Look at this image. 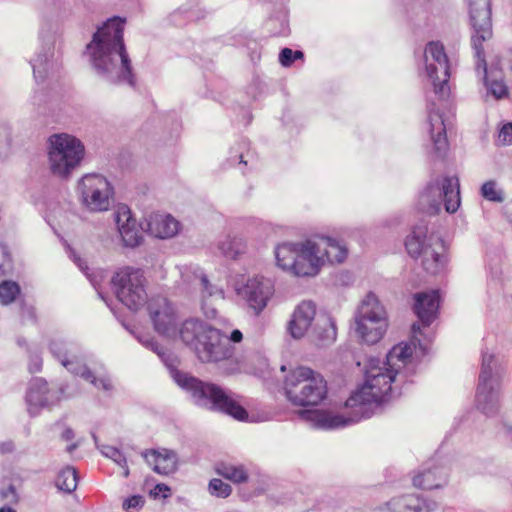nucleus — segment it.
Segmentation results:
<instances>
[{
    "label": "nucleus",
    "mask_w": 512,
    "mask_h": 512,
    "mask_svg": "<svg viewBox=\"0 0 512 512\" xmlns=\"http://www.w3.org/2000/svg\"><path fill=\"white\" fill-rule=\"evenodd\" d=\"M379 359H370L365 371V383L354 392L345 402V406L355 409L356 417H344L340 414H331L322 410H304L301 416L314 421L318 427L339 428L369 417L367 405L380 404L388 399L392 393V383L398 373L396 368L385 365L380 366Z\"/></svg>",
    "instance_id": "f257e3e1"
},
{
    "label": "nucleus",
    "mask_w": 512,
    "mask_h": 512,
    "mask_svg": "<svg viewBox=\"0 0 512 512\" xmlns=\"http://www.w3.org/2000/svg\"><path fill=\"white\" fill-rule=\"evenodd\" d=\"M125 19L112 17L93 34L86 49L96 72L111 83L136 86L131 59L124 43Z\"/></svg>",
    "instance_id": "f03ea898"
},
{
    "label": "nucleus",
    "mask_w": 512,
    "mask_h": 512,
    "mask_svg": "<svg viewBox=\"0 0 512 512\" xmlns=\"http://www.w3.org/2000/svg\"><path fill=\"white\" fill-rule=\"evenodd\" d=\"M469 12L474 33L471 44L476 58V71L483 74L487 91L495 98L508 96V87L503 80V72L498 64H491L488 70L483 42L492 38L490 0H469Z\"/></svg>",
    "instance_id": "7ed1b4c3"
},
{
    "label": "nucleus",
    "mask_w": 512,
    "mask_h": 512,
    "mask_svg": "<svg viewBox=\"0 0 512 512\" xmlns=\"http://www.w3.org/2000/svg\"><path fill=\"white\" fill-rule=\"evenodd\" d=\"M175 382L190 394L193 402L200 407L218 411L233 417L238 421H246L248 412L242 406V397L221 386L202 381L186 372L174 371Z\"/></svg>",
    "instance_id": "20e7f679"
},
{
    "label": "nucleus",
    "mask_w": 512,
    "mask_h": 512,
    "mask_svg": "<svg viewBox=\"0 0 512 512\" xmlns=\"http://www.w3.org/2000/svg\"><path fill=\"white\" fill-rule=\"evenodd\" d=\"M179 336L194 349L203 363L231 360L235 354V347L229 343L226 334L198 319L185 320L179 329Z\"/></svg>",
    "instance_id": "39448f33"
},
{
    "label": "nucleus",
    "mask_w": 512,
    "mask_h": 512,
    "mask_svg": "<svg viewBox=\"0 0 512 512\" xmlns=\"http://www.w3.org/2000/svg\"><path fill=\"white\" fill-rule=\"evenodd\" d=\"M288 400L297 406H317L327 396V383L323 376L307 367L292 370L284 381Z\"/></svg>",
    "instance_id": "423d86ee"
},
{
    "label": "nucleus",
    "mask_w": 512,
    "mask_h": 512,
    "mask_svg": "<svg viewBox=\"0 0 512 512\" xmlns=\"http://www.w3.org/2000/svg\"><path fill=\"white\" fill-rule=\"evenodd\" d=\"M387 327L388 319L385 308L374 293H368L355 315L357 334L365 343L373 345L381 340Z\"/></svg>",
    "instance_id": "0eeeda50"
},
{
    "label": "nucleus",
    "mask_w": 512,
    "mask_h": 512,
    "mask_svg": "<svg viewBox=\"0 0 512 512\" xmlns=\"http://www.w3.org/2000/svg\"><path fill=\"white\" fill-rule=\"evenodd\" d=\"M49 161L54 175L68 176L84 156V146L69 134H54L49 138Z\"/></svg>",
    "instance_id": "6e6552de"
},
{
    "label": "nucleus",
    "mask_w": 512,
    "mask_h": 512,
    "mask_svg": "<svg viewBox=\"0 0 512 512\" xmlns=\"http://www.w3.org/2000/svg\"><path fill=\"white\" fill-rule=\"evenodd\" d=\"M146 279L141 269L124 267L114 274L112 284L120 302L130 310H138L147 302Z\"/></svg>",
    "instance_id": "1a4fd4ad"
},
{
    "label": "nucleus",
    "mask_w": 512,
    "mask_h": 512,
    "mask_svg": "<svg viewBox=\"0 0 512 512\" xmlns=\"http://www.w3.org/2000/svg\"><path fill=\"white\" fill-rule=\"evenodd\" d=\"M420 202H427L428 206L424 210L429 214L438 213L442 202H444L445 210L448 213L456 212L460 206L458 178L447 176L441 181L429 183L420 196Z\"/></svg>",
    "instance_id": "9d476101"
},
{
    "label": "nucleus",
    "mask_w": 512,
    "mask_h": 512,
    "mask_svg": "<svg viewBox=\"0 0 512 512\" xmlns=\"http://www.w3.org/2000/svg\"><path fill=\"white\" fill-rule=\"evenodd\" d=\"M493 355L483 354L476 394L477 408L487 416H494L500 408V382L493 376Z\"/></svg>",
    "instance_id": "9b49d317"
},
{
    "label": "nucleus",
    "mask_w": 512,
    "mask_h": 512,
    "mask_svg": "<svg viewBox=\"0 0 512 512\" xmlns=\"http://www.w3.org/2000/svg\"><path fill=\"white\" fill-rule=\"evenodd\" d=\"M426 72L431 79L435 94L445 97L449 93L448 81L450 65L444 46L439 41H432L425 48Z\"/></svg>",
    "instance_id": "f8f14e48"
},
{
    "label": "nucleus",
    "mask_w": 512,
    "mask_h": 512,
    "mask_svg": "<svg viewBox=\"0 0 512 512\" xmlns=\"http://www.w3.org/2000/svg\"><path fill=\"white\" fill-rule=\"evenodd\" d=\"M82 202L92 211H105L109 208L113 189L109 181L99 174L85 175L78 185Z\"/></svg>",
    "instance_id": "ddd939ff"
},
{
    "label": "nucleus",
    "mask_w": 512,
    "mask_h": 512,
    "mask_svg": "<svg viewBox=\"0 0 512 512\" xmlns=\"http://www.w3.org/2000/svg\"><path fill=\"white\" fill-rule=\"evenodd\" d=\"M147 309L157 333L167 337L176 335L178 316L173 304L167 298L162 296L151 298Z\"/></svg>",
    "instance_id": "4468645a"
},
{
    "label": "nucleus",
    "mask_w": 512,
    "mask_h": 512,
    "mask_svg": "<svg viewBox=\"0 0 512 512\" xmlns=\"http://www.w3.org/2000/svg\"><path fill=\"white\" fill-rule=\"evenodd\" d=\"M274 291V284L270 279L256 276L248 279L246 284L238 289L237 293L245 300L254 315L258 316L266 308Z\"/></svg>",
    "instance_id": "2eb2a0df"
},
{
    "label": "nucleus",
    "mask_w": 512,
    "mask_h": 512,
    "mask_svg": "<svg viewBox=\"0 0 512 512\" xmlns=\"http://www.w3.org/2000/svg\"><path fill=\"white\" fill-rule=\"evenodd\" d=\"M320 245L315 240H306L299 243L298 255L293 269L296 276H315L322 266Z\"/></svg>",
    "instance_id": "dca6fc26"
},
{
    "label": "nucleus",
    "mask_w": 512,
    "mask_h": 512,
    "mask_svg": "<svg viewBox=\"0 0 512 512\" xmlns=\"http://www.w3.org/2000/svg\"><path fill=\"white\" fill-rule=\"evenodd\" d=\"M113 215L123 245L131 248L138 246L143 240V236L130 208L125 204H120Z\"/></svg>",
    "instance_id": "f3484780"
},
{
    "label": "nucleus",
    "mask_w": 512,
    "mask_h": 512,
    "mask_svg": "<svg viewBox=\"0 0 512 512\" xmlns=\"http://www.w3.org/2000/svg\"><path fill=\"white\" fill-rule=\"evenodd\" d=\"M25 401L29 415L35 417L42 408L53 405L56 400L52 398L48 382L43 378H34L29 383Z\"/></svg>",
    "instance_id": "a211bd4d"
},
{
    "label": "nucleus",
    "mask_w": 512,
    "mask_h": 512,
    "mask_svg": "<svg viewBox=\"0 0 512 512\" xmlns=\"http://www.w3.org/2000/svg\"><path fill=\"white\" fill-rule=\"evenodd\" d=\"M421 257L422 266L428 273L433 275L439 273L447 263L446 246L443 239L435 234H430Z\"/></svg>",
    "instance_id": "6ab92c4d"
},
{
    "label": "nucleus",
    "mask_w": 512,
    "mask_h": 512,
    "mask_svg": "<svg viewBox=\"0 0 512 512\" xmlns=\"http://www.w3.org/2000/svg\"><path fill=\"white\" fill-rule=\"evenodd\" d=\"M413 310L423 326H429L437 318L440 295L438 290L420 292L414 295Z\"/></svg>",
    "instance_id": "aec40b11"
},
{
    "label": "nucleus",
    "mask_w": 512,
    "mask_h": 512,
    "mask_svg": "<svg viewBox=\"0 0 512 512\" xmlns=\"http://www.w3.org/2000/svg\"><path fill=\"white\" fill-rule=\"evenodd\" d=\"M316 306L312 301L301 302L288 323V332L294 339L302 338L311 327L315 318Z\"/></svg>",
    "instance_id": "412c9836"
},
{
    "label": "nucleus",
    "mask_w": 512,
    "mask_h": 512,
    "mask_svg": "<svg viewBox=\"0 0 512 512\" xmlns=\"http://www.w3.org/2000/svg\"><path fill=\"white\" fill-rule=\"evenodd\" d=\"M142 455L158 474L169 475L177 470L178 457L172 450L151 449L143 452Z\"/></svg>",
    "instance_id": "4be33fe9"
},
{
    "label": "nucleus",
    "mask_w": 512,
    "mask_h": 512,
    "mask_svg": "<svg viewBox=\"0 0 512 512\" xmlns=\"http://www.w3.org/2000/svg\"><path fill=\"white\" fill-rule=\"evenodd\" d=\"M178 229L179 222L170 215L154 214L148 220V230L157 238L173 237Z\"/></svg>",
    "instance_id": "5701e85b"
},
{
    "label": "nucleus",
    "mask_w": 512,
    "mask_h": 512,
    "mask_svg": "<svg viewBox=\"0 0 512 512\" xmlns=\"http://www.w3.org/2000/svg\"><path fill=\"white\" fill-rule=\"evenodd\" d=\"M447 471L443 467L428 468L414 476L413 485L424 490L437 489L447 481Z\"/></svg>",
    "instance_id": "b1692460"
},
{
    "label": "nucleus",
    "mask_w": 512,
    "mask_h": 512,
    "mask_svg": "<svg viewBox=\"0 0 512 512\" xmlns=\"http://www.w3.org/2000/svg\"><path fill=\"white\" fill-rule=\"evenodd\" d=\"M317 245H320V255L322 256V264L326 258L329 263H342L348 254L345 245L341 244L338 240L321 236L318 238Z\"/></svg>",
    "instance_id": "393cba45"
},
{
    "label": "nucleus",
    "mask_w": 512,
    "mask_h": 512,
    "mask_svg": "<svg viewBox=\"0 0 512 512\" xmlns=\"http://www.w3.org/2000/svg\"><path fill=\"white\" fill-rule=\"evenodd\" d=\"M427 231L428 229L426 225H419L414 227L412 233L407 236L405 247L411 257L418 258L423 254L429 237V235H427Z\"/></svg>",
    "instance_id": "a878e982"
},
{
    "label": "nucleus",
    "mask_w": 512,
    "mask_h": 512,
    "mask_svg": "<svg viewBox=\"0 0 512 512\" xmlns=\"http://www.w3.org/2000/svg\"><path fill=\"white\" fill-rule=\"evenodd\" d=\"M298 247L299 243L288 242L279 244L276 247V263L281 269L291 271L293 273L298 255Z\"/></svg>",
    "instance_id": "bb28decb"
},
{
    "label": "nucleus",
    "mask_w": 512,
    "mask_h": 512,
    "mask_svg": "<svg viewBox=\"0 0 512 512\" xmlns=\"http://www.w3.org/2000/svg\"><path fill=\"white\" fill-rule=\"evenodd\" d=\"M430 134L434 147L437 151L445 150L447 147L446 129L442 115L438 111H431L428 115Z\"/></svg>",
    "instance_id": "cd10ccee"
},
{
    "label": "nucleus",
    "mask_w": 512,
    "mask_h": 512,
    "mask_svg": "<svg viewBox=\"0 0 512 512\" xmlns=\"http://www.w3.org/2000/svg\"><path fill=\"white\" fill-rule=\"evenodd\" d=\"M313 339L317 345L326 346L336 340L337 330L329 318L318 320L312 330Z\"/></svg>",
    "instance_id": "c85d7f7f"
},
{
    "label": "nucleus",
    "mask_w": 512,
    "mask_h": 512,
    "mask_svg": "<svg viewBox=\"0 0 512 512\" xmlns=\"http://www.w3.org/2000/svg\"><path fill=\"white\" fill-rule=\"evenodd\" d=\"M215 471L223 478L235 483L247 482L249 475L244 465H234L227 462H220L216 465Z\"/></svg>",
    "instance_id": "c756f323"
},
{
    "label": "nucleus",
    "mask_w": 512,
    "mask_h": 512,
    "mask_svg": "<svg viewBox=\"0 0 512 512\" xmlns=\"http://www.w3.org/2000/svg\"><path fill=\"white\" fill-rule=\"evenodd\" d=\"M78 474L74 467L67 466L62 469L56 478V486L59 490L71 493L77 488Z\"/></svg>",
    "instance_id": "7c9ffc66"
},
{
    "label": "nucleus",
    "mask_w": 512,
    "mask_h": 512,
    "mask_svg": "<svg viewBox=\"0 0 512 512\" xmlns=\"http://www.w3.org/2000/svg\"><path fill=\"white\" fill-rule=\"evenodd\" d=\"M62 365L72 374L82 377L91 384H96V376L86 365L78 361L76 355H71L70 358H64Z\"/></svg>",
    "instance_id": "2f4dec72"
},
{
    "label": "nucleus",
    "mask_w": 512,
    "mask_h": 512,
    "mask_svg": "<svg viewBox=\"0 0 512 512\" xmlns=\"http://www.w3.org/2000/svg\"><path fill=\"white\" fill-rule=\"evenodd\" d=\"M245 243L242 238L227 236L219 243V250L229 259H236L245 251Z\"/></svg>",
    "instance_id": "473e14b6"
},
{
    "label": "nucleus",
    "mask_w": 512,
    "mask_h": 512,
    "mask_svg": "<svg viewBox=\"0 0 512 512\" xmlns=\"http://www.w3.org/2000/svg\"><path fill=\"white\" fill-rule=\"evenodd\" d=\"M413 354V348L410 344L400 343L395 345L387 354L385 365L395 368L396 361L404 363Z\"/></svg>",
    "instance_id": "72a5a7b5"
},
{
    "label": "nucleus",
    "mask_w": 512,
    "mask_h": 512,
    "mask_svg": "<svg viewBox=\"0 0 512 512\" xmlns=\"http://www.w3.org/2000/svg\"><path fill=\"white\" fill-rule=\"evenodd\" d=\"M20 293V286L13 281H3L0 283V303L9 305Z\"/></svg>",
    "instance_id": "f704fd0d"
},
{
    "label": "nucleus",
    "mask_w": 512,
    "mask_h": 512,
    "mask_svg": "<svg viewBox=\"0 0 512 512\" xmlns=\"http://www.w3.org/2000/svg\"><path fill=\"white\" fill-rule=\"evenodd\" d=\"M101 453L110 459H112L116 464H118L121 468L124 469L123 476L128 477L129 476V468L127 465V459L124 456V454L116 447L104 445L101 448Z\"/></svg>",
    "instance_id": "c9c22d12"
},
{
    "label": "nucleus",
    "mask_w": 512,
    "mask_h": 512,
    "mask_svg": "<svg viewBox=\"0 0 512 512\" xmlns=\"http://www.w3.org/2000/svg\"><path fill=\"white\" fill-rule=\"evenodd\" d=\"M481 195L491 202L501 203L504 201L503 191L497 188V183L494 180H489L482 185Z\"/></svg>",
    "instance_id": "e433bc0d"
},
{
    "label": "nucleus",
    "mask_w": 512,
    "mask_h": 512,
    "mask_svg": "<svg viewBox=\"0 0 512 512\" xmlns=\"http://www.w3.org/2000/svg\"><path fill=\"white\" fill-rule=\"evenodd\" d=\"M200 283L202 287V299L206 301L208 298H224V291L216 285L209 282L207 276L202 274L200 277Z\"/></svg>",
    "instance_id": "4c0bfd02"
},
{
    "label": "nucleus",
    "mask_w": 512,
    "mask_h": 512,
    "mask_svg": "<svg viewBox=\"0 0 512 512\" xmlns=\"http://www.w3.org/2000/svg\"><path fill=\"white\" fill-rule=\"evenodd\" d=\"M208 490L211 495L222 498H226L232 493V487L218 478L210 480Z\"/></svg>",
    "instance_id": "58836bf2"
},
{
    "label": "nucleus",
    "mask_w": 512,
    "mask_h": 512,
    "mask_svg": "<svg viewBox=\"0 0 512 512\" xmlns=\"http://www.w3.org/2000/svg\"><path fill=\"white\" fill-rule=\"evenodd\" d=\"M49 349L52 355L61 362H64V358H70L71 353L67 347V344L60 339H53L50 341Z\"/></svg>",
    "instance_id": "ea45409f"
},
{
    "label": "nucleus",
    "mask_w": 512,
    "mask_h": 512,
    "mask_svg": "<svg viewBox=\"0 0 512 512\" xmlns=\"http://www.w3.org/2000/svg\"><path fill=\"white\" fill-rule=\"evenodd\" d=\"M145 503V499L141 495H133L130 498H127L123 502L124 510L131 512L133 510H137L141 508Z\"/></svg>",
    "instance_id": "a19ab883"
},
{
    "label": "nucleus",
    "mask_w": 512,
    "mask_h": 512,
    "mask_svg": "<svg viewBox=\"0 0 512 512\" xmlns=\"http://www.w3.org/2000/svg\"><path fill=\"white\" fill-rule=\"evenodd\" d=\"M1 499L7 501L10 504H18L19 495L17 493L16 487L13 484H10L7 488L2 489L0 492Z\"/></svg>",
    "instance_id": "79ce46f5"
},
{
    "label": "nucleus",
    "mask_w": 512,
    "mask_h": 512,
    "mask_svg": "<svg viewBox=\"0 0 512 512\" xmlns=\"http://www.w3.org/2000/svg\"><path fill=\"white\" fill-rule=\"evenodd\" d=\"M414 499L411 496H404L398 499L397 505L404 508L403 512L413 510L414 512H422V508L418 504H413Z\"/></svg>",
    "instance_id": "37998d69"
},
{
    "label": "nucleus",
    "mask_w": 512,
    "mask_h": 512,
    "mask_svg": "<svg viewBox=\"0 0 512 512\" xmlns=\"http://www.w3.org/2000/svg\"><path fill=\"white\" fill-rule=\"evenodd\" d=\"M293 50L290 48H283L279 54V61L284 67H289L293 64Z\"/></svg>",
    "instance_id": "c03bdc74"
},
{
    "label": "nucleus",
    "mask_w": 512,
    "mask_h": 512,
    "mask_svg": "<svg viewBox=\"0 0 512 512\" xmlns=\"http://www.w3.org/2000/svg\"><path fill=\"white\" fill-rule=\"evenodd\" d=\"M499 139L503 144H512V123L506 124L502 127L499 133Z\"/></svg>",
    "instance_id": "a18cd8bd"
},
{
    "label": "nucleus",
    "mask_w": 512,
    "mask_h": 512,
    "mask_svg": "<svg viewBox=\"0 0 512 512\" xmlns=\"http://www.w3.org/2000/svg\"><path fill=\"white\" fill-rule=\"evenodd\" d=\"M144 345L155 352L160 357H163L165 354V349L162 345H160L155 339L150 338L144 342Z\"/></svg>",
    "instance_id": "49530a36"
},
{
    "label": "nucleus",
    "mask_w": 512,
    "mask_h": 512,
    "mask_svg": "<svg viewBox=\"0 0 512 512\" xmlns=\"http://www.w3.org/2000/svg\"><path fill=\"white\" fill-rule=\"evenodd\" d=\"M11 142V133L9 127L0 125V147L8 146Z\"/></svg>",
    "instance_id": "de8ad7c7"
},
{
    "label": "nucleus",
    "mask_w": 512,
    "mask_h": 512,
    "mask_svg": "<svg viewBox=\"0 0 512 512\" xmlns=\"http://www.w3.org/2000/svg\"><path fill=\"white\" fill-rule=\"evenodd\" d=\"M96 388L103 389L105 391H109L112 389V384L109 378L107 377H96V384H93Z\"/></svg>",
    "instance_id": "09e8293b"
},
{
    "label": "nucleus",
    "mask_w": 512,
    "mask_h": 512,
    "mask_svg": "<svg viewBox=\"0 0 512 512\" xmlns=\"http://www.w3.org/2000/svg\"><path fill=\"white\" fill-rule=\"evenodd\" d=\"M42 368V359L39 356H34L30 360L29 371L31 373H37L41 371Z\"/></svg>",
    "instance_id": "8fccbe9b"
},
{
    "label": "nucleus",
    "mask_w": 512,
    "mask_h": 512,
    "mask_svg": "<svg viewBox=\"0 0 512 512\" xmlns=\"http://www.w3.org/2000/svg\"><path fill=\"white\" fill-rule=\"evenodd\" d=\"M229 339V343L231 344V342H234V343H239L242 341L243 339V334L240 330L238 329H235L231 332L230 336L228 337Z\"/></svg>",
    "instance_id": "3c124183"
},
{
    "label": "nucleus",
    "mask_w": 512,
    "mask_h": 512,
    "mask_svg": "<svg viewBox=\"0 0 512 512\" xmlns=\"http://www.w3.org/2000/svg\"><path fill=\"white\" fill-rule=\"evenodd\" d=\"M74 437L75 433L70 427H67L61 434V438L64 441H71Z\"/></svg>",
    "instance_id": "603ef678"
},
{
    "label": "nucleus",
    "mask_w": 512,
    "mask_h": 512,
    "mask_svg": "<svg viewBox=\"0 0 512 512\" xmlns=\"http://www.w3.org/2000/svg\"><path fill=\"white\" fill-rule=\"evenodd\" d=\"M154 491H155V495L157 496V495H159V493H161L163 491H170V489L165 484H157L154 488Z\"/></svg>",
    "instance_id": "864d4df0"
},
{
    "label": "nucleus",
    "mask_w": 512,
    "mask_h": 512,
    "mask_svg": "<svg viewBox=\"0 0 512 512\" xmlns=\"http://www.w3.org/2000/svg\"><path fill=\"white\" fill-rule=\"evenodd\" d=\"M293 62L296 60V59H302L304 57V54L302 51L300 50H295L293 51Z\"/></svg>",
    "instance_id": "5fc2aeb1"
},
{
    "label": "nucleus",
    "mask_w": 512,
    "mask_h": 512,
    "mask_svg": "<svg viewBox=\"0 0 512 512\" xmlns=\"http://www.w3.org/2000/svg\"><path fill=\"white\" fill-rule=\"evenodd\" d=\"M77 447H78L77 443H72L69 446H67L66 451L68 453H72Z\"/></svg>",
    "instance_id": "6e6d98bb"
},
{
    "label": "nucleus",
    "mask_w": 512,
    "mask_h": 512,
    "mask_svg": "<svg viewBox=\"0 0 512 512\" xmlns=\"http://www.w3.org/2000/svg\"><path fill=\"white\" fill-rule=\"evenodd\" d=\"M7 272V265L5 263L0 264V276H4Z\"/></svg>",
    "instance_id": "4d7b16f0"
},
{
    "label": "nucleus",
    "mask_w": 512,
    "mask_h": 512,
    "mask_svg": "<svg viewBox=\"0 0 512 512\" xmlns=\"http://www.w3.org/2000/svg\"><path fill=\"white\" fill-rule=\"evenodd\" d=\"M0 512H16V510H14V509H13V508H11V507L4 506V507H1V508H0Z\"/></svg>",
    "instance_id": "13d9d810"
},
{
    "label": "nucleus",
    "mask_w": 512,
    "mask_h": 512,
    "mask_svg": "<svg viewBox=\"0 0 512 512\" xmlns=\"http://www.w3.org/2000/svg\"><path fill=\"white\" fill-rule=\"evenodd\" d=\"M412 330H413V332H418V331H420V325H419L418 323H414V324L412 325Z\"/></svg>",
    "instance_id": "bf43d9fd"
},
{
    "label": "nucleus",
    "mask_w": 512,
    "mask_h": 512,
    "mask_svg": "<svg viewBox=\"0 0 512 512\" xmlns=\"http://www.w3.org/2000/svg\"><path fill=\"white\" fill-rule=\"evenodd\" d=\"M33 66V72H34V76L37 78V70H36V66L35 64L32 65Z\"/></svg>",
    "instance_id": "052dcab7"
},
{
    "label": "nucleus",
    "mask_w": 512,
    "mask_h": 512,
    "mask_svg": "<svg viewBox=\"0 0 512 512\" xmlns=\"http://www.w3.org/2000/svg\"><path fill=\"white\" fill-rule=\"evenodd\" d=\"M92 437H93L95 443H97V436L95 434H92Z\"/></svg>",
    "instance_id": "680f3d73"
}]
</instances>
